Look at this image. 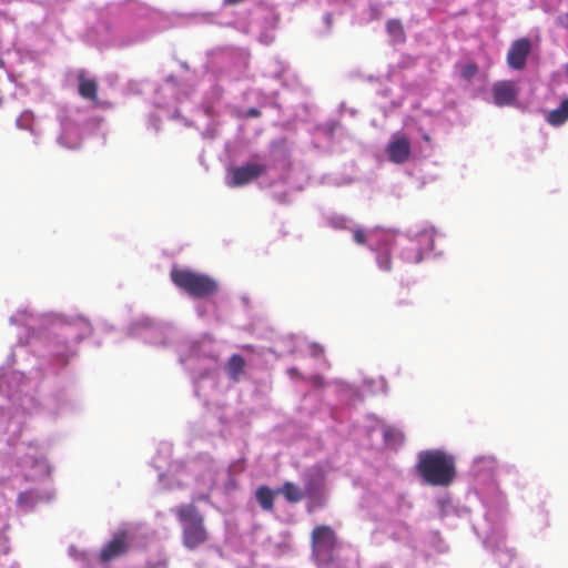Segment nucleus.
I'll return each mask as SVG.
<instances>
[{"instance_id":"0eeeda50","label":"nucleus","mask_w":568,"mask_h":568,"mask_svg":"<svg viewBox=\"0 0 568 568\" xmlns=\"http://www.w3.org/2000/svg\"><path fill=\"white\" fill-rule=\"evenodd\" d=\"M129 542H128V532L119 531L112 536V539L105 544L100 551L99 559L102 562H109L118 557L128 552Z\"/></svg>"},{"instance_id":"393cba45","label":"nucleus","mask_w":568,"mask_h":568,"mask_svg":"<svg viewBox=\"0 0 568 568\" xmlns=\"http://www.w3.org/2000/svg\"><path fill=\"white\" fill-rule=\"evenodd\" d=\"M243 348H245L247 351H253V346L252 345H245V346H243Z\"/></svg>"},{"instance_id":"ddd939ff","label":"nucleus","mask_w":568,"mask_h":568,"mask_svg":"<svg viewBox=\"0 0 568 568\" xmlns=\"http://www.w3.org/2000/svg\"><path fill=\"white\" fill-rule=\"evenodd\" d=\"M226 373L230 379L240 382L241 376L244 373V359L240 355H232L226 363Z\"/></svg>"},{"instance_id":"6ab92c4d","label":"nucleus","mask_w":568,"mask_h":568,"mask_svg":"<svg viewBox=\"0 0 568 568\" xmlns=\"http://www.w3.org/2000/svg\"><path fill=\"white\" fill-rule=\"evenodd\" d=\"M353 239H354V242H356L358 244H365L366 243V234L361 229H355L353 231Z\"/></svg>"},{"instance_id":"9d476101","label":"nucleus","mask_w":568,"mask_h":568,"mask_svg":"<svg viewBox=\"0 0 568 568\" xmlns=\"http://www.w3.org/2000/svg\"><path fill=\"white\" fill-rule=\"evenodd\" d=\"M79 95L87 101H98V82L94 79L87 78L83 70L79 71Z\"/></svg>"},{"instance_id":"b1692460","label":"nucleus","mask_w":568,"mask_h":568,"mask_svg":"<svg viewBox=\"0 0 568 568\" xmlns=\"http://www.w3.org/2000/svg\"><path fill=\"white\" fill-rule=\"evenodd\" d=\"M243 0H224V3L226 4H237L242 2Z\"/></svg>"},{"instance_id":"20e7f679","label":"nucleus","mask_w":568,"mask_h":568,"mask_svg":"<svg viewBox=\"0 0 568 568\" xmlns=\"http://www.w3.org/2000/svg\"><path fill=\"white\" fill-rule=\"evenodd\" d=\"M313 552L316 560L323 564L333 561V554L336 547V536L332 527L326 525L316 526L311 535Z\"/></svg>"},{"instance_id":"dca6fc26","label":"nucleus","mask_w":568,"mask_h":568,"mask_svg":"<svg viewBox=\"0 0 568 568\" xmlns=\"http://www.w3.org/2000/svg\"><path fill=\"white\" fill-rule=\"evenodd\" d=\"M386 30H388V33L392 34L395 38L403 39L404 38V28L399 20L397 19H390L386 22Z\"/></svg>"},{"instance_id":"9b49d317","label":"nucleus","mask_w":568,"mask_h":568,"mask_svg":"<svg viewBox=\"0 0 568 568\" xmlns=\"http://www.w3.org/2000/svg\"><path fill=\"white\" fill-rule=\"evenodd\" d=\"M568 120V98L559 103L558 108L546 115V121L551 126H560Z\"/></svg>"},{"instance_id":"423d86ee","label":"nucleus","mask_w":568,"mask_h":568,"mask_svg":"<svg viewBox=\"0 0 568 568\" xmlns=\"http://www.w3.org/2000/svg\"><path fill=\"white\" fill-rule=\"evenodd\" d=\"M531 53V41L526 38L516 39L509 45L507 63L510 69L523 70L526 67L528 55Z\"/></svg>"},{"instance_id":"a211bd4d","label":"nucleus","mask_w":568,"mask_h":568,"mask_svg":"<svg viewBox=\"0 0 568 568\" xmlns=\"http://www.w3.org/2000/svg\"><path fill=\"white\" fill-rule=\"evenodd\" d=\"M377 263H378L379 268H382L384 271H389L390 270L389 253H383V254L378 255Z\"/></svg>"},{"instance_id":"4468645a","label":"nucleus","mask_w":568,"mask_h":568,"mask_svg":"<svg viewBox=\"0 0 568 568\" xmlns=\"http://www.w3.org/2000/svg\"><path fill=\"white\" fill-rule=\"evenodd\" d=\"M277 494L274 490H272L267 486H261L255 490V498H257V501L261 506V508L265 511H272L273 510V503H274V495Z\"/></svg>"},{"instance_id":"aec40b11","label":"nucleus","mask_w":568,"mask_h":568,"mask_svg":"<svg viewBox=\"0 0 568 568\" xmlns=\"http://www.w3.org/2000/svg\"><path fill=\"white\" fill-rule=\"evenodd\" d=\"M311 355L313 356H322L324 353L323 346L321 344H311L310 345Z\"/></svg>"},{"instance_id":"a878e982","label":"nucleus","mask_w":568,"mask_h":568,"mask_svg":"<svg viewBox=\"0 0 568 568\" xmlns=\"http://www.w3.org/2000/svg\"><path fill=\"white\" fill-rule=\"evenodd\" d=\"M565 28H566V30H568V21L566 22Z\"/></svg>"},{"instance_id":"2eb2a0df","label":"nucleus","mask_w":568,"mask_h":568,"mask_svg":"<svg viewBox=\"0 0 568 568\" xmlns=\"http://www.w3.org/2000/svg\"><path fill=\"white\" fill-rule=\"evenodd\" d=\"M383 438L385 443H402L403 433L399 429H396L395 427L384 426Z\"/></svg>"},{"instance_id":"f03ea898","label":"nucleus","mask_w":568,"mask_h":568,"mask_svg":"<svg viewBox=\"0 0 568 568\" xmlns=\"http://www.w3.org/2000/svg\"><path fill=\"white\" fill-rule=\"evenodd\" d=\"M174 514L183 525V545L186 549H195L209 540L203 515L194 504L181 505L174 509Z\"/></svg>"},{"instance_id":"f8f14e48","label":"nucleus","mask_w":568,"mask_h":568,"mask_svg":"<svg viewBox=\"0 0 568 568\" xmlns=\"http://www.w3.org/2000/svg\"><path fill=\"white\" fill-rule=\"evenodd\" d=\"M278 494H283L284 498L290 504L301 503L305 494L302 488L291 481H284L282 488L277 489Z\"/></svg>"},{"instance_id":"412c9836","label":"nucleus","mask_w":568,"mask_h":568,"mask_svg":"<svg viewBox=\"0 0 568 568\" xmlns=\"http://www.w3.org/2000/svg\"><path fill=\"white\" fill-rule=\"evenodd\" d=\"M403 294L399 295V297H397L396 302H395V305L399 308L404 307V306H408L409 303H408V300H406L404 296H402Z\"/></svg>"},{"instance_id":"7ed1b4c3","label":"nucleus","mask_w":568,"mask_h":568,"mask_svg":"<svg viewBox=\"0 0 568 568\" xmlns=\"http://www.w3.org/2000/svg\"><path fill=\"white\" fill-rule=\"evenodd\" d=\"M171 280L175 286L196 298H206L217 291L215 280L186 268H172Z\"/></svg>"},{"instance_id":"6e6552de","label":"nucleus","mask_w":568,"mask_h":568,"mask_svg":"<svg viewBox=\"0 0 568 568\" xmlns=\"http://www.w3.org/2000/svg\"><path fill=\"white\" fill-rule=\"evenodd\" d=\"M518 94L519 90L511 80L497 81L493 87L494 103L497 106L514 104Z\"/></svg>"},{"instance_id":"f3484780","label":"nucleus","mask_w":568,"mask_h":568,"mask_svg":"<svg viewBox=\"0 0 568 568\" xmlns=\"http://www.w3.org/2000/svg\"><path fill=\"white\" fill-rule=\"evenodd\" d=\"M477 72L478 68L477 64L474 62L464 64L462 71H459L465 81H470L475 75H477Z\"/></svg>"},{"instance_id":"5701e85b","label":"nucleus","mask_w":568,"mask_h":568,"mask_svg":"<svg viewBox=\"0 0 568 568\" xmlns=\"http://www.w3.org/2000/svg\"><path fill=\"white\" fill-rule=\"evenodd\" d=\"M288 374H290V376H296V377H301L302 378V375L300 374V372L295 367L290 368L288 369Z\"/></svg>"},{"instance_id":"4be33fe9","label":"nucleus","mask_w":568,"mask_h":568,"mask_svg":"<svg viewBox=\"0 0 568 568\" xmlns=\"http://www.w3.org/2000/svg\"><path fill=\"white\" fill-rule=\"evenodd\" d=\"M260 115H261V112L255 108H251L250 110L246 111V116H248V118H257Z\"/></svg>"},{"instance_id":"1a4fd4ad","label":"nucleus","mask_w":568,"mask_h":568,"mask_svg":"<svg viewBox=\"0 0 568 568\" xmlns=\"http://www.w3.org/2000/svg\"><path fill=\"white\" fill-rule=\"evenodd\" d=\"M386 154L389 161L395 164H403L408 161L410 156V143L407 136L397 135L386 146Z\"/></svg>"},{"instance_id":"f257e3e1","label":"nucleus","mask_w":568,"mask_h":568,"mask_svg":"<svg viewBox=\"0 0 568 568\" xmlns=\"http://www.w3.org/2000/svg\"><path fill=\"white\" fill-rule=\"evenodd\" d=\"M415 471L423 483L433 487H448L457 477L455 457L442 449H426L417 453Z\"/></svg>"},{"instance_id":"39448f33","label":"nucleus","mask_w":568,"mask_h":568,"mask_svg":"<svg viewBox=\"0 0 568 568\" xmlns=\"http://www.w3.org/2000/svg\"><path fill=\"white\" fill-rule=\"evenodd\" d=\"M266 172L265 164L258 162H247L242 166H234L230 169L231 180L229 182L230 187H241L248 183H252L257 178Z\"/></svg>"}]
</instances>
